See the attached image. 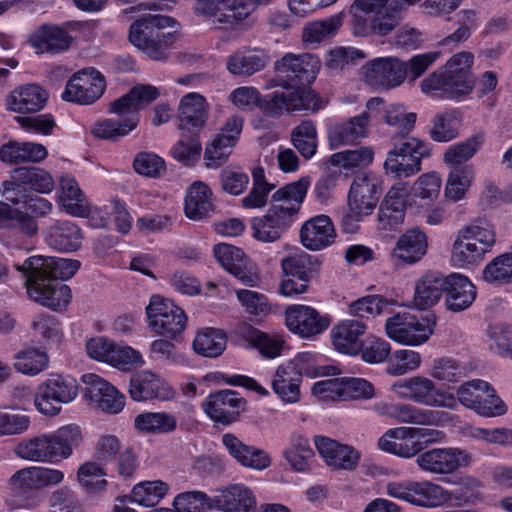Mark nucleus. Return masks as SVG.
I'll list each match as a JSON object with an SVG mask.
<instances>
[{"mask_svg": "<svg viewBox=\"0 0 512 512\" xmlns=\"http://www.w3.org/2000/svg\"><path fill=\"white\" fill-rule=\"evenodd\" d=\"M244 401L233 390H221L210 394L202 403L207 416L218 423L230 424L234 422Z\"/></svg>", "mask_w": 512, "mask_h": 512, "instance_id": "obj_33", "label": "nucleus"}, {"mask_svg": "<svg viewBox=\"0 0 512 512\" xmlns=\"http://www.w3.org/2000/svg\"><path fill=\"white\" fill-rule=\"evenodd\" d=\"M214 197L210 187L202 182H193L186 191L184 212L191 220H202L214 211Z\"/></svg>", "mask_w": 512, "mask_h": 512, "instance_id": "obj_45", "label": "nucleus"}, {"mask_svg": "<svg viewBox=\"0 0 512 512\" xmlns=\"http://www.w3.org/2000/svg\"><path fill=\"white\" fill-rule=\"evenodd\" d=\"M81 381L85 385L84 397L94 408L109 414H118L124 409L125 395L104 378L86 373L82 375Z\"/></svg>", "mask_w": 512, "mask_h": 512, "instance_id": "obj_18", "label": "nucleus"}, {"mask_svg": "<svg viewBox=\"0 0 512 512\" xmlns=\"http://www.w3.org/2000/svg\"><path fill=\"white\" fill-rule=\"evenodd\" d=\"M483 144L481 135L472 136L462 142L448 146L443 154V163L448 169L454 167H474L467 163L474 157Z\"/></svg>", "mask_w": 512, "mask_h": 512, "instance_id": "obj_58", "label": "nucleus"}, {"mask_svg": "<svg viewBox=\"0 0 512 512\" xmlns=\"http://www.w3.org/2000/svg\"><path fill=\"white\" fill-rule=\"evenodd\" d=\"M436 323L437 317L433 313L414 314L403 311L387 318L385 333L397 344L418 347L430 339Z\"/></svg>", "mask_w": 512, "mask_h": 512, "instance_id": "obj_7", "label": "nucleus"}, {"mask_svg": "<svg viewBox=\"0 0 512 512\" xmlns=\"http://www.w3.org/2000/svg\"><path fill=\"white\" fill-rule=\"evenodd\" d=\"M58 206L72 217H82L88 212V199L79 187L78 182L71 175L60 178L57 189Z\"/></svg>", "mask_w": 512, "mask_h": 512, "instance_id": "obj_43", "label": "nucleus"}, {"mask_svg": "<svg viewBox=\"0 0 512 512\" xmlns=\"http://www.w3.org/2000/svg\"><path fill=\"white\" fill-rule=\"evenodd\" d=\"M213 252L220 265L240 283L250 287L258 285L260 277L248 266V259L240 248L220 243L214 247Z\"/></svg>", "mask_w": 512, "mask_h": 512, "instance_id": "obj_27", "label": "nucleus"}, {"mask_svg": "<svg viewBox=\"0 0 512 512\" xmlns=\"http://www.w3.org/2000/svg\"><path fill=\"white\" fill-rule=\"evenodd\" d=\"M390 391L399 399L424 407L449 410L456 408L454 393L438 386L432 378L422 374H416L393 382L390 386Z\"/></svg>", "mask_w": 512, "mask_h": 512, "instance_id": "obj_6", "label": "nucleus"}, {"mask_svg": "<svg viewBox=\"0 0 512 512\" xmlns=\"http://www.w3.org/2000/svg\"><path fill=\"white\" fill-rule=\"evenodd\" d=\"M320 68L321 62L313 54L287 53L275 62L276 77L267 85V88L286 87L296 79L311 82L316 78Z\"/></svg>", "mask_w": 512, "mask_h": 512, "instance_id": "obj_15", "label": "nucleus"}, {"mask_svg": "<svg viewBox=\"0 0 512 512\" xmlns=\"http://www.w3.org/2000/svg\"><path fill=\"white\" fill-rule=\"evenodd\" d=\"M27 42L36 54H60L71 47L73 37L58 25L43 24L30 32Z\"/></svg>", "mask_w": 512, "mask_h": 512, "instance_id": "obj_28", "label": "nucleus"}, {"mask_svg": "<svg viewBox=\"0 0 512 512\" xmlns=\"http://www.w3.org/2000/svg\"><path fill=\"white\" fill-rule=\"evenodd\" d=\"M221 441L229 455L243 467L262 471L271 465V457L266 451L244 444L231 433L224 434Z\"/></svg>", "mask_w": 512, "mask_h": 512, "instance_id": "obj_37", "label": "nucleus"}, {"mask_svg": "<svg viewBox=\"0 0 512 512\" xmlns=\"http://www.w3.org/2000/svg\"><path fill=\"white\" fill-rule=\"evenodd\" d=\"M48 100L47 91L38 84H22L11 90L5 98V107L15 113H35L42 110Z\"/></svg>", "mask_w": 512, "mask_h": 512, "instance_id": "obj_34", "label": "nucleus"}, {"mask_svg": "<svg viewBox=\"0 0 512 512\" xmlns=\"http://www.w3.org/2000/svg\"><path fill=\"white\" fill-rule=\"evenodd\" d=\"M245 339L258 353L266 359H275L284 354L287 347L284 337L277 333H266L249 328Z\"/></svg>", "mask_w": 512, "mask_h": 512, "instance_id": "obj_55", "label": "nucleus"}, {"mask_svg": "<svg viewBox=\"0 0 512 512\" xmlns=\"http://www.w3.org/2000/svg\"><path fill=\"white\" fill-rule=\"evenodd\" d=\"M0 228H15L29 238L38 233V223L32 215L5 202H0Z\"/></svg>", "mask_w": 512, "mask_h": 512, "instance_id": "obj_57", "label": "nucleus"}, {"mask_svg": "<svg viewBox=\"0 0 512 512\" xmlns=\"http://www.w3.org/2000/svg\"><path fill=\"white\" fill-rule=\"evenodd\" d=\"M446 277L439 273H427L415 282L413 304L417 309L425 310L436 305L446 287Z\"/></svg>", "mask_w": 512, "mask_h": 512, "instance_id": "obj_48", "label": "nucleus"}, {"mask_svg": "<svg viewBox=\"0 0 512 512\" xmlns=\"http://www.w3.org/2000/svg\"><path fill=\"white\" fill-rule=\"evenodd\" d=\"M83 441L77 424H66L54 431L21 440L14 448L15 455L25 461L56 464L70 458Z\"/></svg>", "mask_w": 512, "mask_h": 512, "instance_id": "obj_2", "label": "nucleus"}, {"mask_svg": "<svg viewBox=\"0 0 512 512\" xmlns=\"http://www.w3.org/2000/svg\"><path fill=\"white\" fill-rule=\"evenodd\" d=\"M243 123V118L238 115H233L226 120L219 133L205 149L204 158L207 167H218L227 160L240 138Z\"/></svg>", "mask_w": 512, "mask_h": 512, "instance_id": "obj_23", "label": "nucleus"}, {"mask_svg": "<svg viewBox=\"0 0 512 512\" xmlns=\"http://www.w3.org/2000/svg\"><path fill=\"white\" fill-rule=\"evenodd\" d=\"M178 420L174 414L160 412H145L134 419L135 428L148 434H169L176 430Z\"/></svg>", "mask_w": 512, "mask_h": 512, "instance_id": "obj_59", "label": "nucleus"}, {"mask_svg": "<svg viewBox=\"0 0 512 512\" xmlns=\"http://www.w3.org/2000/svg\"><path fill=\"white\" fill-rule=\"evenodd\" d=\"M368 131L365 115H356L347 120H335L327 128L328 144L331 149L354 145L366 138Z\"/></svg>", "mask_w": 512, "mask_h": 512, "instance_id": "obj_30", "label": "nucleus"}, {"mask_svg": "<svg viewBox=\"0 0 512 512\" xmlns=\"http://www.w3.org/2000/svg\"><path fill=\"white\" fill-rule=\"evenodd\" d=\"M128 393L131 399L136 402L171 401L176 396L172 386L151 370H141L134 373L129 381Z\"/></svg>", "mask_w": 512, "mask_h": 512, "instance_id": "obj_22", "label": "nucleus"}, {"mask_svg": "<svg viewBox=\"0 0 512 512\" xmlns=\"http://www.w3.org/2000/svg\"><path fill=\"white\" fill-rule=\"evenodd\" d=\"M473 64L474 55L469 51H461L453 54L442 67V71L462 98L471 93L474 86Z\"/></svg>", "mask_w": 512, "mask_h": 512, "instance_id": "obj_36", "label": "nucleus"}, {"mask_svg": "<svg viewBox=\"0 0 512 512\" xmlns=\"http://www.w3.org/2000/svg\"><path fill=\"white\" fill-rule=\"evenodd\" d=\"M252 180L253 183L249 193L240 200L241 206L249 210L262 209L266 206L274 185L266 181L265 171L260 166L253 168Z\"/></svg>", "mask_w": 512, "mask_h": 512, "instance_id": "obj_62", "label": "nucleus"}, {"mask_svg": "<svg viewBox=\"0 0 512 512\" xmlns=\"http://www.w3.org/2000/svg\"><path fill=\"white\" fill-rule=\"evenodd\" d=\"M65 479V473L47 466H27L14 472L9 478L12 490L28 493L40 488L57 486Z\"/></svg>", "mask_w": 512, "mask_h": 512, "instance_id": "obj_25", "label": "nucleus"}, {"mask_svg": "<svg viewBox=\"0 0 512 512\" xmlns=\"http://www.w3.org/2000/svg\"><path fill=\"white\" fill-rule=\"evenodd\" d=\"M47 154L43 145L33 142L10 141L0 147V160L9 164L40 162Z\"/></svg>", "mask_w": 512, "mask_h": 512, "instance_id": "obj_52", "label": "nucleus"}, {"mask_svg": "<svg viewBox=\"0 0 512 512\" xmlns=\"http://www.w3.org/2000/svg\"><path fill=\"white\" fill-rule=\"evenodd\" d=\"M226 348V335L216 328H204L200 330L194 341V351L204 357H218Z\"/></svg>", "mask_w": 512, "mask_h": 512, "instance_id": "obj_64", "label": "nucleus"}, {"mask_svg": "<svg viewBox=\"0 0 512 512\" xmlns=\"http://www.w3.org/2000/svg\"><path fill=\"white\" fill-rule=\"evenodd\" d=\"M371 409L378 416L418 426H437L444 415L442 412L420 408L410 403L388 400L375 402Z\"/></svg>", "mask_w": 512, "mask_h": 512, "instance_id": "obj_19", "label": "nucleus"}, {"mask_svg": "<svg viewBox=\"0 0 512 512\" xmlns=\"http://www.w3.org/2000/svg\"><path fill=\"white\" fill-rule=\"evenodd\" d=\"M283 90L274 91L266 96L263 109L274 116H281L294 111L317 112L326 105L324 100L308 87L289 83Z\"/></svg>", "mask_w": 512, "mask_h": 512, "instance_id": "obj_11", "label": "nucleus"}, {"mask_svg": "<svg viewBox=\"0 0 512 512\" xmlns=\"http://www.w3.org/2000/svg\"><path fill=\"white\" fill-rule=\"evenodd\" d=\"M378 448L405 459L418 456L420 453V446L415 440L413 427L408 426L388 429L379 438Z\"/></svg>", "mask_w": 512, "mask_h": 512, "instance_id": "obj_39", "label": "nucleus"}, {"mask_svg": "<svg viewBox=\"0 0 512 512\" xmlns=\"http://www.w3.org/2000/svg\"><path fill=\"white\" fill-rule=\"evenodd\" d=\"M210 505L220 512H256L257 499L247 485L231 483L214 490Z\"/></svg>", "mask_w": 512, "mask_h": 512, "instance_id": "obj_24", "label": "nucleus"}, {"mask_svg": "<svg viewBox=\"0 0 512 512\" xmlns=\"http://www.w3.org/2000/svg\"><path fill=\"white\" fill-rule=\"evenodd\" d=\"M416 463L426 473L447 475L468 467L472 455L459 447H439L418 454Z\"/></svg>", "mask_w": 512, "mask_h": 512, "instance_id": "obj_16", "label": "nucleus"}, {"mask_svg": "<svg viewBox=\"0 0 512 512\" xmlns=\"http://www.w3.org/2000/svg\"><path fill=\"white\" fill-rule=\"evenodd\" d=\"M45 241L49 247L59 252H75L83 241L78 225L69 220H56L45 230Z\"/></svg>", "mask_w": 512, "mask_h": 512, "instance_id": "obj_40", "label": "nucleus"}, {"mask_svg": "<svg viewBox=\"0 0 512 512\" xmlns=\"http://www.w3.org/2000/svg\"><path fill=\"white\" fill-rule=\"evenodd\" d=\"M315 446L329 465L344 470H354L360 461L361 453L354 447L324 437H315Z\"/></svg>", "mask_w": 512, "mask_h": 512, "instance_id": "obj_35", "label": "nucleus"}, {"mask_svg": "<svg viewBox=\"0 0 512 512\" xmlns=\"http://www.w3.org/2000/svg\"><path fill=\"white\" fill-rule=\"evenodd\" d=\"M446 307L453 312L468 308L476 298V288L470 279L460 273L446 277Z\"/></svg>", "mask_w": 512, "mask_h": 512, "instance_id": "obj_44", "label": "nucleus"}, {"mask_svg": "<svg viewBox=\"0 0 512 512\" xmlns=\"http://www.w3.org/2000/svg\"><path fill=\"white\" fill-rule=\"evenodd\" d=\"M282 456L289 468L297 473L309 471L315 459V453L309 440L300 434L291 435L282 451Z\"/></svg>", "mask_w": 512, "mask_h": 512, "instance_id": "obj_49", "label": "nucleus"}, {"mask_svg": "<svg viewBox=\"0 0 512 512\" xmlns=\"http://www.w3.org/2000/svg\"><path fill=\"white\" fill-rule=\"evenodd\" d=\"M299 237L303 247L310 251H320L335 242L336 230L331 218L321 214L302 223Z\"/></svg>", "mask_w": 512, "mask_h": 512, "instance_id": "obj_29", "label": "nucleus"}, {"mask_svg": "<svg viewBox=\"0 0 512 512\" xmlns=\"http://www.w3.org/2000/svg\"><path fill=\"white\" fill-rule=\"evenodd\" d=\"M374 149L369 146H361L334 153L328 157L326 163L338 168V172L344 171L346 175L355 169L369 166L374 160Z\"/></svg>", "mask_w": 512, "mask_h": 512, "instance_id": "obj_53", "label": "nucleus"}, {"mask_svg": "<svg viewBox=\"0 0 512 512\" xmlns=\"http://www.w3.org/2000/svg\"><path fill=\"white\" fill-rule=\"evenodd\" d=\"M361 79L375 90H389L400 86L407 77L404 61L397 57H376L361 68Z\"/></svg>", "mask_w": 512, "mask_h": 512, "instance_id": "obj_14", "label": "nucleus"}, {"mask_svg": "<svg viewBox=\"0 0 512 512\" xmlns=\"http://www.w3.org/2000/svg\"><path fill=\"white\" fill-rule=\"evenodd\" d=\"M274 0H235L236 14H222L219 21L228 25V30L222 35L223 41H236L243 33L250 30L255 21L250 15L258 8L268 6Z\"/></svg>", "mask_w": 512, "mask_h": 512, "instance_id": "obj_32", "label": "nucleus"}, {"mask_svg": "<svg viewBox=\"0 0 512 512\" xmlns=\"http://www.w3.org/2000/svg\"><path fill=\"white\" fill-rule=\"evenodd\" d=\"M177 21L167 15L148 13L129 28V42L154 61H165L179 38Z\"/></svg>", "mask_w": 512, "mask_h": 512, "instance_id": "obj_3", "label": "nucleus"}, {"mask_svg": "<svg viewBox=\"0 0 512 512\" xmlns=\"http://www.w3.org/2000/svg\"><path fill=\"white\" fill-rule=\"evenodd\" d=\"M474 181V167H454L453 169H448L444 183L445 199L453 203L465 200Z\"/></svg>", "mask_w": 512, "mask_h": 512, "instance_id": "obj_50", "label": "nucleus"}, {"mask_svg": "<svg viewBox=\"0 0 512 512\" xmlns=\"http://www.w3.org/2000/svg\"><path fill=\"white\" fill-rule=\"evenodd\" d=\"M471 502L472 498L464 488L448 490L431 480H412L409 504L413 506L432 509Z\"/></svg>", "mask_w": 512, "mask_h": 512, "instance_id": "obj_13", "label": "nucleus"}, {"mask_svg": "<svg viewBox=\"0 0 512 512\" xmlns=\"http://www.w3.org/2000/svg\"><path fill=\"white\" fill-rule=\"evenodd\" d=\"M160 95L157 87L149 84H138L128 93L114 100V111L127 113L139 123V111L155 101Z\"/></svg>", "mask_w": 512, "mask_h": 512, "instance_id": "obj_46", "label": "nucleus"}, {"mask_svg": "<svg viewBox=\"0 0 512 512\" xmlns=\"http://www.w3.org/2000/svg\"><path fill=\"white\" fill-rule=\"evenodd\" d=\"M114 101L109 105V112L114 117L102 119L93 124L91 133L100 139L117 140L128 135L137 127V120L127 113L114 111Z\"/></svg>", "mask_w": 512, "mask_h": 512, "instance_id": "obj_47", "label": "nucleus"}, {"mask_svg": "<svg viewBox=\"0 0 512 512\" xmlns=\"http://www.w3.org/2000/svg\"><path fill=\"white\" fill-rule=\"evenodd\" d=\"M485 345L493 354L512 359V324H489L485 331Z\"/></svg>", "mask_w": 512, "mask_h": 512, "instance_id": "obj_60", "label": "nucleus"}, {"mask_svg": "<svg viewBox=\"0 0 512 512\" xmlns=\"http://www.w3.org/2000/svg\"><path fill=\"white\" fill-rule=\"evenodd\" d=\"M424 0H354L349 23L357 36L390 34L400 21V12Z\"/></svg>", "mask_w": 512, "mask_h": 512, "instance_id": "obj_4", "label": "nucleus"}, {"mask_svg": "<svg viewBox=\"0 0 512 512\" xmlns=\"http://www.w3.org/2000/svg\"><path fill=\"white\" fill-rule=\"evenodd\" d=\"M105 88L106 81L100 71L92 67L84 68L68 80L62 98L65 101L89 105L103 95Z\"/></svg>", "mask_w": 512, "mask_h": 512, "instance_id": "obj_17", "label": "nucleus"}, {"mask_svg": "<svg viewBox=\"0 0 512 512\" xmlns=\"http://www.w3.org/2000/svg\"><path fill=\"white\" fill-rule=\"evenodd\" d=\"M284 317L288 330L301 338H312L322 334L331 323L328 315L303 304L289 305L285 309Z\"/></svg>", "mask_w": 512, "mask_h": 512, "instance_id": "obj_20", "label": "nucleus"}, {"mask_svg": "<svg viewBox=\"0 0 512 512\" xmlns=\"http://www.w3.org/2000/svg\"><path fill=\"white\" fill-rule=\"evenodd\" d=\"M149 327L158 335L176 338L187 323L185 311L172 300L160 295H152L146 307Z\"/></svg>", "mask_w": 512, "mask_h": 512, "instance_id": "obj_12", "label": "nucleus"}, {"mask_svg": "<svg viewBox=\"0 0 512 512\" xmlns=\"http://www.w3.org/2000/svg\"><path fill=\"white\" fill-rule=\"evenodd\" d=\"M496 243L492 223L478 219L460 229L452 244L450 261L456 268H471L480 264Z\"/></svg>", "mask_w": 512, "mask_h": 512, "instance_id": "obj_5", "label": "nucleus"}, {"mask_svg": "<svg viewBox=\"0 0 512 512\" xmlns=\"http://www.w3.org/2000/svg\"><path fill=\"white\" fill-rule=\"evenodd\" d=\"M48 365L47 352L37 347H24L13 356V368L25 376H37L46 370Z\"/></svg>", "mask_w": 512, "mask_h": 512, "instance_id": "obj_56", "label": "nucleus"}, {"mask_svg": "<svg viewBox=\"0 0 512 512\" xmlns=\"http://www.w3.org/2000/svg\"><path fill=\"white\" fill-rule=\"evenodd\" d=\"M454 395L456 405L459 402L482 417H498L507 412L506 404L497 395L493 386L481 379L464 382L457 388Z\"/></svg>", "mask_w": 512, "mask_h": 512, "instance_id": "obj_10", "label": "nucleus"}, {"mask_svg": "<svg viewBox=\"0 0 512 512\" xmlns=\"http://www.w3.org/2000/svg\"><path fill=\"white\" fill-rule=\"evenodd\" d=\"M78 392V382L73 376L51 373L37 386L34 407L44 416L55 417L60 414L62 405L77 398Z\"/></svg>", "mask_w": 512, "mask_h": 512, "instance_id": "obj_8", "label": "nucleus"}, {"mask_svg": "<svg viewBox=\"0 0 512 512\" xmlns=\"http://www.w3.org/2000/svg\"><path fill=\"white\" fill-rule=\"evenodd\" d=\"M270 58L266 51L244 47L233 52L226 59V68L235 76H250L264 69Z\"/></svg>", "mask_w": 512, "mask_h": 512, "instance_id": "obj_42", "label": "nucleus"}, {"mask_svg": "<svg viewBox=\"0 0 512 512\" xmlns=\"http://www.w3.org/2000/svg\"><path fill=\"white\" fill-rule=\"evenodd\" d=\"M378 184V179L371 173L355 177L347 196L350 211L363 217L372 214L380 198Z\"/></svg>", "mask_w": 512, "mask_h": 512, "instance_id": "obj_26", "label": "nucleus"}, {"mask_svg": "<svg viewBox=\"0 0 512 512\" xmlns=\"http://www.w3.org/2000/svg\"><path fill=\"white\" fill-rule=\"evenodd\" d=\"M367 329L360 320L345 319L333 326L330 332L335 350L342 354L355 356L361 349V337Z\"/></svg>", "mask_w": 512, "mask_h": 512, "instance_id": "obj_38", "label": "nucleus"}, {"mask_svg": "<svg viewBox=\"0 0 512 512\" xmlns=\"http://www.w3.org/2000/svg\"><path fill=\"white\" fill-rule=\"evenodd\" d=\"M22 272L29 297L54 310L64 309L71 299L70 288L55 280L70 279L80 268L74 259L34 255L23 264H15Z\"/></svg>", "mask_w": 512, "mask_h": 512, "instance_id": "obj_1", "label": "nucleus"}, {"mask_svg": "<svg viewBox=\"0 0 512 512\" xmlns=\"http://www.w3.org/2000/svg\"><path fill=\"white\" fill-rule=\"evenodd\" d=\"M106 471L97 461L82 463L76 472V479L89 495H101L107 489Z\"/></svg>", "mask_w": 512, "mask_h": 512, "instance_id": "obj_61", "label": "nucleus"}, {"mask_svg": "<svg viewBox=\"0 0 512 512\" xmlns=\"http://www.w3.org/2000/svg\"><path fill=\"white\" fill-rule=\"evenodd\" d=\"M302 378L295 365L290 361L280 364L273 375L271 388L285 404H294L301 398L300 385Z\"/></svg>", "mask_w": 512, "mask_h": 512, "instance_id": "obj_41", "label": "nucleus"}, {"mask_svg": "<svg viewBox=\"0 0 512 512\" xmlns=\"http://www.w3.org/2000/svg\"><path fill=\"white\" fill-rule=\"evenodd\" d=\"M295 365L301 378L306 375L309 378L322 376H336L341 373V369L334 364L327 363L323 355L313 352H302L289 360Z\"/></svg>", "mask_w": 512, "mask_h": 512, "instance_id": "obj_54", "label": "nucleus"}, {"mask_svg": "<svg viewBox=\"0 0 512 512\" xmlns=\"http://www.w3.org/2000/svg\"><path fill=\"white\" fill-rule=\"evenodd\" d=\"M482 277L486 282L494 285L512 282V246L485 265Z\"/></svg>", "mask_w": 512, "mask_h": 512, "instance_id": "obj_63", "label": "nucleus"}, {"mask_svg": "<svg viewBox=\"0 0 512 512\" xmlns=\"http://www.w3.org/2000/svg\"><path fill=\"white\" fill-rule=\"evenodd\" d=\"M430 154L428 143L408 137L395 143L387 152L383 168L387 175L394 178H408L421 171L422 160Z\"/></svg>", "mask_w": 512, "mask_h": 512, "instance_id": "obj_9", "label": "nucleus"}, {"mask_svg": "<svg viewBox=\"0 0 512 512\" xmlns=\"http://www.w3.org/2000/svg\"><path fill=\"white\" fill-rule=\"evenodd\" d=\"M208 111L205 97L198 92L187 93L180 99L178 113L182 124L200 129L207 121Z\"/></svg>", "mask_w": 512, "mask_h": 512, "instance_id": "obj_51", "label": "nucleus"}, {"mask_svg": "<svg viewBox=\"0 0 512 512\" xmlns=\"http://www.w3.org/2000/svg\"><path fill=\"white\" fill-rule=\"evenodd\" d=\"M54 186V179L47 171L36 167H21L12 172L11 180L3 182V196L12 204H18L20 200L12 194L14 191L33 190L48 194Z\"/></svg>", "mask_w": 512, "mask_h": 512, "instance_id": "obj_21", "label": "nucleus"}, {"mask_svg": "<svg viewBox=\"0 0 512 512\" xmlns=\"http://www.w3.org/2000/svg\"><path fill=\"white\" fill-rule=\"evenodd\" d=\"M428 239L419 228H411L402 233L391 252V259L399 265H413L427 253Z\"/></svg>", "mask_w": 512, "mask_h": 512, "instance_id": "obj_31", "label": "nucleus"}]
</instances>
